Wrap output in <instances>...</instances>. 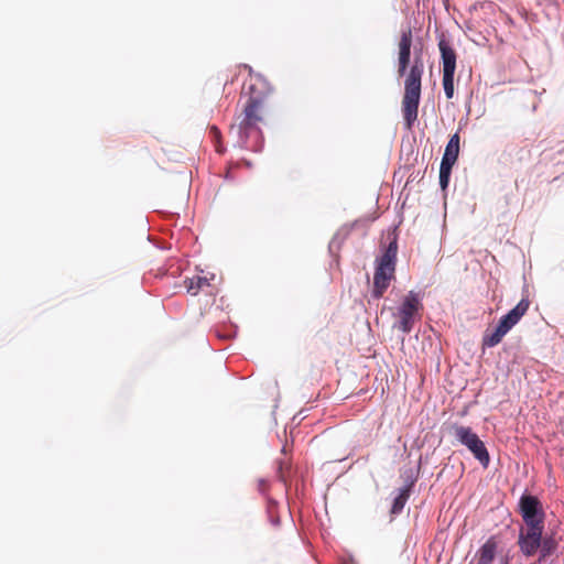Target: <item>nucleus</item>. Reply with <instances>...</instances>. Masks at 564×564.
Instances as JSON below:
<instances>
[{
	"mask_svg": "<svg viewBox=\"0 0 564 564\" xmlns=\"http://www.w3.org/2000/svg\"><path fill=\"white\" fill-rule=\"evenodd\" d=\"M209 137L215 142V148L218 153H223L225 149L221 145V133L220 130L216 126H212L209 128Z\"/></svg>",
	"mask_w": 564,
	"mask_h": 564,
	"instance_id": "obj_16",
	"label": "nucleus"
},
{
	"mask_svg": "<svg viewBox=\"0 0 564 564\" xmlns=\"http://www.w3.org/2000/svg\"><path fill=\"white\" fill-rule=\"evenodd\" d=\"M412 47V30H403L398 43V74L405 75L404 94L402 97V115L406 129L411 130L419 115L422 76L424 62L421 54L415 53L413 65L409 68Z\"/></svg>",
	"mask_w": 564,
	"mask_h": 564,
	"instance_id": "obj_2",
	"label": "nucleus"
},
{
	"mask_svg": "<svg viewBox=\"0 0 564 564\" xmlns=\"http://www.w3.org/2000/svg\"><path fill=\"white\" fill-rule=\"evenodd\" d=\"M398 246L395 241L389 243L383 254L377 260V267L373 274V286L371 296L381 299L388 290L390 283L395 278V260Z\"/></svg>",
	"mask_w": 564,
	"mask_h": 564,
	"instance_id": "obj_3",
	"label": "nucleus"
},
{
	"mask_svg": "<svg viewBox=\"0 0 564 564\" xmlns=\"http://www.w3.org/2000/svg\"><path fill=\"white\" fill-rule=\"evenodd\" d=\"M557 547V543L549 538V539H544L543 541L541 540V545H540V553H541V560L542 558H545L547 556H550Z\"/></svg>",
	"mask_w": 564,
	"mask_h": 564,
	"instance_id": "obj_15",
	"label": "nucleus"
},
{
	"mask_svg": "<svg viewBox=\"0 0 564 564\" xmlns=\"http://www.w3.org/2000/svg\"><path fill=\"white\" fill-rule=\"evenodd\" d=\"M530 307V300L528 297L521 299V301L513 307L508 314L503 315L498 326L491 333L486 332L482 338L484 346L495 347L497 346L505 335L525 315Z\"/></svg>",
	"mask_w": 564,
	"mask_h": 564,
	"instance_id": "obj_5",
	"label": "nucleus"
},
{
	"mask_svg": "<svg viewBox=\"0 0 564 564\" xmlns=\"http://www.w3.org/2000/svg\"><path fill=\"white\" fill-rule=\"evenodd\" d=\"M497 551V542L490 538L477 552L476 564H492Z\"/></svg>",
	"mask_w": 564,
	"mask_h": 564,
	"instance_id": "obj_10",
	"label": "nucleus"
},
{
	"mask_svg": "<svg viewBox=\"0 0 564 564\" xmlns=\"http://www.w3.org/2000/svg\"><path fill=\"white\" fill-rule=\"evenodd\" d=\"M458 154H459V134L454 133L451 137V139L445 148V152L442 158V162L455 164L458 159Z\"/></svg>",
	"mask_w": 564,
	"mask_h": 564,
	"instance_id": "obj_11",
	"label": "nucleus"
},
{
	"mask_svg": "<svg viewBox=\"0 0 564 564\" xmlns=\"http://www.w3.org/2000/svg\"><path fill=\"white\" fill-rule=\"evenodd\" d=\"M209 282L206 276H194L192 279H188L185 281V286L188 293L192 295H196L199 290H202L204 286H208Z\"/></svg>",
	"mask_w": 564,
	"mask_h": 564,
	"instance_id": "obj_12",
	"label": "nucleus"
},
{
	"mask_svg": "<svg viewBox=\"0 0 564 564\" xmlns=\"http://www.w3.org/2000/svg\"><path fill=\"white\" fill-rule=\"evenodd\" d=\"M250 78L246 88L248 96L242 110L236 116L230 126V133L236 134L240 148H249L248 141L254 135L256 143L250 148L258 150L262 132L260 126L265 122L268 116V100L273 88L261 74L252 73L249 67Z\"/></svg>",
	"mask_w": 564,
	"mask_h": 564,
	"instance_id": "obj_1",
	"label": "nucleus"
},
{
	"mask_svg": "<svg viewBox=\"0 0 564 564\" xmlns=\"http://www.w3.org/2000/svg\"><path fill=\"white\" fill-rule=\"evenodd\" d=\"M259 486H260V489H261V490H264L265 481H264V480H261Z\"/></svg>",
	"mask_w": 564,
	"mask_h": 564,
	"instance_id": "obj_18",
	"label": "nucleus"
},
{
	"mask_svg": "<svg viewBox=\"0 0 564 564\" xmlns=\"http://www.w3.org/2000/svg\"><path fill=\"white\" fill-rule=\"evenodd\" d=\"M454 164L441 162L440 166V185L442 189H445L449 183V176Z\"/></svg>",
	"mask_w": 564,
	"mask_h": 564,
	"instance_id": "obj_14",
	"label": "nucleus"
},
{
	"mask_svg": "<svg viewBox=\"0 0 564 564\" xmlns=\"http://www.w3.org/2000/svg\"><path fill=\"white\" fill-rule=\"evenodd\" d=\"M519 506L521 516L527 525H544V512L536 497L523 495Z\"/></svg>",
	"mask_w": 564,
	"mask_h": 564,
	"instance_id": "obj_8",
	"label": "nucleus"
},
{
	"mask_svg": "<svg viewBox=\"0 0 564 564\" xmlns=\"http://www.w3.org/2000/svg\"><path fill=\"white\" fill-rule=\"evenodd\" d=\"M544 525H527L525 530L520 531L519 546L525 556H532L541 545V539Z\"/></svg>",
	"mask_w": 564,
	"mask_h": 564,
	"instance_id": "obj_9",
	"label": "nucleus"
},
{
	"mask_svg": "<svg viewBox=\"0 0 564 564\" xmlns=\"http://www.w3.org/2000/svg\"><path fill=\"white\" fill-rule=\"evenodd\" d=\"M290 470V464L284 460L278 462V477L281 481L286 482L288 471Z\"/></svg>",
	"mask_w": 564,
	"mask_h": 564,
	"instance_id": "obj_17",
	"label": "nucleus"
},
{
	"mask_svg": "<svg viewBox=\"0 0 564 564\" xmlns=\"http://www.w3.org/2000/svg\"><path fill=\"white\" fill-rule=\"evenodd\" d=\"M341 564H354L351 561H343Z\"/></svg>",
	"mask_w": 564,
	"mask_h": 564,
	"instance_id": "obj_19",
	"label": "nucleus"
},
{
	"mask_svg": "<svg viewBox=\"0 0 564 564\" xmlns=\"http://www.w3.org/2000/svg\"><path fill=\"white\" fill-rule=\"evenodd\" d=\"M451 432L455 438L466 446L474 457L486 468L489 465L490 456L485 446V443L478 437L476 433L468 426L453 424Z\"/></svg>",
	"mask_w": 564,
	"mask_h": 564,
	"instance_id": "obj_6",
	"label": "nucleus"
},
{
	"mask_svg": "<svg viewBox=\"0 0 564 564\" xmlns=\"http://www.w3.org/2000/svg\"><path fill=\"white\" fill-rule=\"evenodd\" d=\"M409 497H410V486L402 488L400 490V494L394 498L392 508H391V513H393V514L400 513L402 511V509L404 508V505L408 501Z\"/></svg>",
	"mask_w": 564,
	"mask_h": 564,
	"instance_id": "obj_13",
	"label": "nucleus"
},
{
	"mask_svg": "<svg viewBox=\"0 0 564 564\" xmlns=\"http://www.w3.org/2000/svg\"><path fill=\"white\" fill-rule=\"evenodd\" d=\"M501 564H507V561L502 558Z\"/></svg>",
	"mask_w": 564,
	"mask_h": 564,
	"instance_id": "obj_20",
	"label": "nucleus"
},
{
	"mask_svg": "<svg viewBox=\"0 0 564 564\" xmlns=\"http://www.w3.org/2000/svg\"><path fill=\"white\" fill-rule=\"evenodd\" d=\"M438 48L443 64L442 84L444 93L447 99H452L454 97V76L456 72L457 54L451 43L444 37L438 41Z\"/></svg>",
	"mask_w": 564,
	"mask_h": 564,
	"instance_id": "obj_7",
	"label": "nucleus"
},
{
	"mask_svg": "<svg viewBox=\"0 0 564 564\" xmlns=\"http://www.w3.org/2000/svg\"><path fill=\"white\" fill-rule=\"evenodd\" d=\"M422 310L423 303L420 294L415 291H409L393 314L397 319L393 327L404 334H410L415 322L421 319Z\"/></svg>",
	"mask_w": 564,
	"mask_h": 564,
	"instance_id": "obj_4",
	"label": "nucleus"
}]
</instances>
